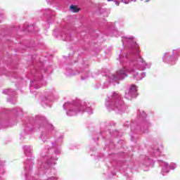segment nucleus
<instances>
[{
  "instance_id": "3",
  "label": "nucleus",
  "mask_w": 180,
  "mask_h": 180,
  "mask_svg": "<svg viewBox=\"0 0 180 180\" xmlns=\"http://www.w3.org/2000/svg\"><path fill=\"white\" fill-rule=\"evenodd\" d=\"M115 4H116L117 6H119V5H120V3H119V2L116 1Z\"/></svg>"
},
{
  "instance_id": "2",
  "label": "nucleus",
  "mask_w": 180,
  "mask_h": 180,
  "mask_svg": "<svg viewBox=\"0 0 180 180\" xmlns=\"http://www.w3.org/2000/svg\"><path fill=\"white\" fill-rule=\"evenodd\" d=\"M130 92H137V86L136 85H131Z\"/></svg>"
},
{
  "instance_id": "4",
  "label": "nucleus",
  "mask_w": 180,
  "mask_h": 180,
  "mask_svg": "<svg viewBox=\"0 0 180 180\" xmlns=\"http://www.w3.org/2000/svg\"><path fill=\"white\" fill-rule=\"evenodd\" d=\"M108 2H110V1H112V0H108Z\"/></svg>"
},
{
  "instance_id": "1",
  "label": "nucleus",
  "mask_w": 180,
  "mask_h": 180,
  "mask_svg": "<svg viewBox=\"0 0 180 180\" xmlns=\"http://www.w3.org/2000/svg\"><path fill=\"white\" fill-rule=\"evenodd\" d=\"M70 9L72 13H78L79 11H81V8H78L77 6L71 5L70 6Z\"/></svg>"
}]
</instances>
